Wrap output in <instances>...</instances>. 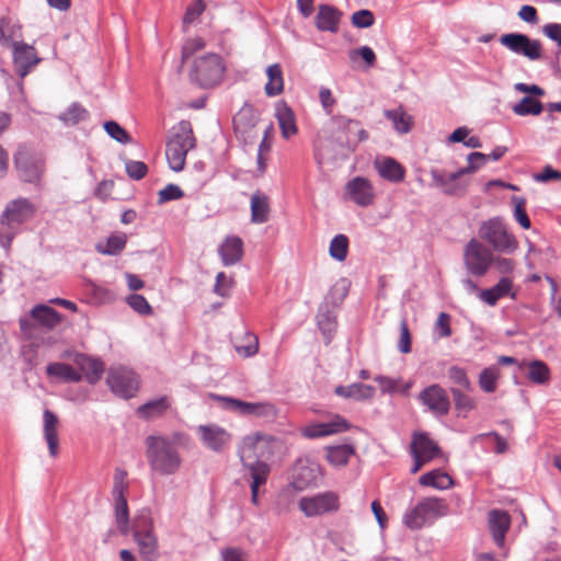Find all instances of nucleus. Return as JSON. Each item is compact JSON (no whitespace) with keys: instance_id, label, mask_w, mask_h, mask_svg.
<instances>
[{"instance_id":"f257e3e1","label":"nucleus","mask_w":561,"mask_h":561,"mask_svg":"<svg viewBox=\"0 0 561 561\" xmlns=\"http://www.w3.org/2000/svg\"><path fill=\"white\" fill-rule=\"evenodd\" d=\"M276 439L272 436L255 433L242 439L238 455L243 467L248 468L251 477V502L259 504L260 488L265 485L271 472L266 462L273 455V446Z\"/></svg>"},{"instance_id":"f03ea898","label":"nucleus","mask_w":561,"mask_h":561,"mask_svg":"<svg viewBox=\"0 0 561 561\" xmlns=\"http://www.w3.org/2000/svg\"><path fill=\"white\" fill-rule=\"evenodd\" d=\"M146 457L151 469L162 476L174 474L181 467L182 459L168 436L149 435L145 440Z\"/></svg>"},{"instance_id":"7ed1b4c3","label":"nucleus","mask_w":561,"mask_h":561,"mask_svg":"<svg viewBox=\"0 0 561 561\" xmlns=\"http://www.w3.org/2000/svg\"><path fill=\"white\" fill-rule=\"evenodd\" d=\"M35 213L34 205L24 197L9 202L0 216V245L10 249L21 225L28 221Z\"/></svg>"},{"instance_id":"20e7f679","label":"nucleus","mask_w":561,"mask_h":561,"mask_svg":"<svg viewBox=\"0 0 561 561\" xmlns=\"http://www.w3.org/2000/svg\"><path fill=\"white\" fill-rule=\"evenodd\" d=\"M196 139L188 121H181L172 130L167 141L165 157L171 170L184 169L187 152L194 149Z\"/></svg>"},{"instance_id":"39448f33","label":"nucleus","mask_w":561,"mask_h":561,"mask_svg":"<svg viewBox=\"0 0 561 561\" xmlns=\"http://www.w3.org/2000/svg\"><path fill=\"white\" fill-rule=\"evenodd\" d=\"M485 159V153L473 151L470 152L467 157L468 165L457 170L456 172L446 173L445 171L438 169H432L431 176L433 180V185L439 187L446 195H458L463 193L468 183L461 182L460 178L465 174L473 173L480 169L479 164H474V160L484 161Z\"/></svg>"},{"instance_id":"423d86ee","label":"nucleus","mask_w":561,"mask_h":561,"mask_svg":"<svg viewBox=\"0 0 561 561\" xmlns=\"http://www.w3.org/2000/svg\"><path fill=\"white\" fill-rule=\"evenodd\" d=\"M479 237L499 253L513 254L518 248L517 239L508 231L501 217L483 221L479 228Z\"/></svg>"},{"instance_id":"0eeeda50","label":"nucleus","mask_w":561,"mask_h":561,"mask_svg":"<svg viewBox=\"0 0 561 561\" xmlns=\"http://www.w3.org/2000/svg\"><path fill=\"white\" fill-rule=\"evenodd\" d=\"M226 67L217 54H207L195 58L190 71L193 83L203 89H209L220 83Z\"/></svg>"},{"instance_id":"6e6552de","label":"nucleus","mask_w":561,"mask_h":561,"mask_svg":"<svg viewBox=\"0 0 561 561\" xmlns=\"http://www.w3.org/2000/svg\"><path fill=\"white\" fill-rule=\"evenodd\" d=\"M448 506L444 500L438 497H425L421 500L413 508L407 511L403 515V524L411 530H417L435 519L447 514Z\"/></svg>"},{"instance_id":"1a4fd4ad","label":"nucleus","mask_w":561,"mask_h":561,"mask_svg":"<svg viewBox=\"0 0 561 561\" xmlns=\"http://www.w3.org/2000/svg\"><path fill=\"white\" fill-rule=\"evenodd\" d=\"M14 168L21 181L38 184L45 170L43 156L32 148L21 145L13 157Z\"/></svg>"},{"instance_id":"9d476101","label":"nucleus","mask_w":561,"mask_h":561,"mask_svg":"<svg viewBox=\"0 0 561 561\" xmlns=\"http://www.w3.org/2000/svg\"><path fill=\"white\" fill-rule=\"evenodd\" d=\"M494 261L492 251L480 241L472 238L463 249V263L473 276H484Z\"/></svg>"},{"instance_id":"9b49d317","label":"nucleus","mask_w":561,"mask_h":561,"mask_svg":"<svg viewBox=\"0 0 561 561\" xmlns=\"http://www.w3.org/2000/svg\"><path fill=\"white\" fill-rule=\"evenodd\" d=\"M106 385L115 396L130 399L139 389V378L127 367L112 366L107 370Z\"/></svg>"},{"instance_id":"f8f14e48","label":"nucleus","mask_w":561,"mask_h":561,"mask_svg":"<svg viewBox=\"0 0 561 561\" xmlns=\"http://www.w3.org/2000/svg\"><path fill=\"white\" fill-rule=\"evenodd\" d=\"M298 507L307 517L335 513L340 508V496L333 491L302 496L298 502Z\"/></svg>"},{"instance_id":"ddd939ff","label":"nucleus","mask_w":561,"mask_h":561,"mask_svg":"<svg viewBox=\"0 0 561 561\" xmlns=\"http://www.w3.org/2000/svg\"><path fill=\"white\" fill-rule=\"evenodd\" d=\"M322 478L321 466L312 459L299 458L291 472L290 485L297 491L316 486Z\"/></svg>"},{"instance_id":"4468645a","label":"nucleus","mask_w":561,"mask_h":561,"mask_svg":"<svg viewBox=\"0 0 561 561\" xmlns=\"http://www.w3.org/2000/svg\"><path fill=\"white\" fill-rule=\"evenodd\" d=\"M259 123V115L253 105H244L236 113L232 119L233 130L238 139L244 145L254 144L257 138L255 127Z\"/></svg>"},{"instance_id":"2eb2a0df","label":"nucleus","mask_w":561,"mask_h":561,"mask_svg":"<svg viewBox=\"0 0 561 561\" xmlns=\"http://www.w3.org/2000/svg\"><path fill=\"white\" fill-rule=\"evenodd\" d=\"M221 402L224 409L237 412L245 416L273 419L276 416V409L267 402H247L231 397L215 396Z\"/></svg>"},{"instance_id":"dca6fc26","label":"nucleus","mask_w":561,"mask_h":561,"mask_svg":"<svg viewBox=\"0 0 561 561\" xmlns=\"http://www.w3.org/2000/svg\"><path fill=\"white\" fill-rule=\"evenodd\" d=\"M500 43L511 51L523 55L530 60H537L541 57V43L538 39H531L526 34H503L500 37Z\"/></svg>"},{"instance_id":"f3484780","label":"nucleus","mask_w":561,"mask_h":561,"mask_svg":"<svg viewBox=\"0 0 561 561\" xmlns=\"http://www.w3.org/2000/svg\"><path fill=\"white\" fill-rule=\"evenodd\" d=\"M417 399L435 416H445L450 411L448 393L437 383L425 387Z\"/></svg>"},{"instance_id":"a211bd4d","label":"nucleus","mask_w":561,"mask_h":561,"mask_svg":"<svg viewBox=\"0 0 561 561\" xmlns=\"http://www.w3.org/2000/svg\"><path fill=\"white\" fill-rule=\"evenodd\" d=\"M333 138L341 148L348 151L356 150V141L352 136L355 129L360 126V122L343 115L332 117Z\"/></svg>"},{"instance_id":"6ab92c4d","label":"nucleus","mask_w":561,"mask_h":561,"mask_svg":"<svg viewBox=\"0 0 561 561\" xmlns=\"http://www.w3.org/2000/svg\"><path fill=\"white\" fill-rule=\"evenodd\" d=\"M11 46L15 72L20 78H24L41 59L36 56V50L32 45L23 42H12Z\"/></svg>"},{"instance_id":"aec40b11","label":"nucleus","mask_w":561,"mask_h":561,"mask_svg":"<svg viewBox=\"0 0 561 561\" xmlns=\"http://www.w3.org/2000/svg\"><path fill=\"white\" fill-rule=\"evenodd\" d=\"M350 427L351 424L346 419L335 414L329 422L312 423L305 426L301 433L305 437L313 439L346 432Z\"/></svg>"},{"instance_id":"412c9836","label":"nucleus","mask_w":561,"mask_h":561,"mask_svg":"<svg viewBox=\"0 0 561 561\" xmlns=\"http://www.w3.org/2000/svg\"><path fill=\"white\" fill-rule=\"evenodd\" d=\"M196 430L203 445L215 453H221L231 440V435L217 424L199 425Z\"/></svg>"},{"instance_id":"4be33fe9","label":"nucleus","mask_w":561,"mask_h":561,"mask_svg":"<svg viewBox=\"0 0 561 561\" xmlns=\"http://www.w3.org/2000/svg\"><path fill=\"white\" fill-rule=\"evenodd\" d=\"M345 193L350 199L360 207H367L374 203L375 193L370 181L363 176H356L348 181Z\"/></svg>"},{"instance_id":"5701e85b","label":"nucleus","mask_w":561,"mask_h":561,"mask_svg":"<svg viewBox=\"0 0 561 561\" xmlns=\"http://www.w3.org/2000/svg\"><path fill=\"white\" fill-rule=\"evenodd\" d=\"M71 359L78 367V371L82 374V379L84 378L90 385H95L101 380L105 371L104 363L101 359L83 353H73Z\"/></svg>"},{"instance_id":"b1692460","label":"nucleus","mask_w":561,"mask_h":561,"mask_svg":"<svg viewBox=\"0 0 561 561\" xmlns=\"http://www.w3.org/2000/svg\"><path fill=\"white\" fill-rule=\"evenodd\" d=\"M275 117L277 119L280 134L285 139H289L298 133L295 113L285 101L276 103Z\"/></svg>"},{"instance_id":"393cba45","label":"nucleus","mask_w":561,"mask_h":561,"mask_svg":"<svg viewBox=\"0 0 561 561\" xmlns=\"http://www.w3.org/2000/svg\"><path fill=\"white\" fill-rule=\"evenodd\" d=\"M510 526L511 518L506 512L501 510H492L489 513V528L496 546H504L505 536Z\"/></svg>"},{"instance_id":"a878e982","label":"nucleus","mask_w":561,"mask_h":561,"mask_svg":"<svg viewBox=\"0 0 561 561\" xmlns=\"http://www.w3.org/2000/svg\"><path fill=\"white\" fill-rule=\"evenodd\" d=\"M218 253L225 266L234 265L243 256V241L240 237L229 236L220 244Z\"/></svg>"},{"instance_id":"bb28decb","label":"nucleus","mask_w":561,"mask_h":561,"mask_svg":"<svg viewBox=\"0 0 561 561\" xmlns=\"http://www.w3.org/2000/svg\"><path fill=\"white\" fill-rule=\"evenodd\" d=\"M513 280L510 277H501L496 285L491 288L482 289L479 291V297L489 306H495L496 302L505 297L510 296L515 299L516 294L512 293Z\"/></svg>"},{"instance_id":"cd10ccee","label":"nucleus","mask_w":561,"mask_h":561,"mask_svg":"<svg viewBox=\"0 0 561 561\" xmlns=\"http://www.w3.org/2000/svg\"><path fill=\"white\" fill-rule=\"evenodd\" d=\"M342 12L335 7L321 4L316 15V26L319 31L335 33L337 32Z\"/></svg>"},{"instance_id":"c85d7f7f","label":"nucleus","mask_w":561,"mask_h":561,"mask_svg":"<svg viewBox=\"0 0 561 561\" xmlns=\"http://www.w3.org/2000/svg\"><path fill=\"white\" fill-rule=\"evenodd\" d=\"M374 164L378 174L383 180L392 183H399L404 180L405 170L396 159L385 157L381 160H376Z\"/></svg>"},{"instance_id":"c756f323","label":"nucleus","mask_w":561,"mask_h":561,"mask_svg":"<svg viewBox=\"0 0 561 561\" xmlns=\"http://www.w3.org/2000/svg\"><path fill=\"white\" fill-rule=\"evenodd\" d=\"M251 222L261 225L265 224L270 217V198L262 191H255L250 199Z\"/></svg>"},{"instance_id":"7c9ffc66","label":"nucleus","mask_w":561,"mask_h":561,"mask_svg":"<svg viewBox=\"0 0 561 561\" xmlns=\"http://www.w3.org/2000/svg\"><path fill=\"white\" fill-rule=\"evenodd\" d=\"M334 393L345 399H353L355 401L370 400L375 393V387L362 382H354L348 386H337Z\"/></svg>"},{"instance_id":"2f4dec72","label":"nucleus","mask_w":561,"mask_h":561,"mask_svg":"<svg viewBox=\"0 0 561 561\" xmlns=\"http://www.w3.org/2000/svg\"><path fill=\"white\" fill-rule=\"evenodd\" d=\"M172 404V399L169 396H161L159 398L147 401L137 409L139 417L150 420L162 416Z\"/></svg>"},{"instance_id":"473e14b6","label":"nucleus","mask_w":561,"mask_h":561,"mask_svg":"<svg viewBox=\"0 0 561 561\" xmlns=\"http://www.w3.org/2000/svg\"><path fill=\"white\" fill-rule=\"evenodd\" d=\"M43 421H44V437L48 446L49 455L51 457H56L58 454V432H57V425H58V417L57 415L51 412L50 410H45L43 413Z\"/></svg>"},{"instance_id":"72a5a7b5","label":"nucleus","mask_w":561,"mask_h":561,"mask_svg":"<svg viewBox=\"0 0 561 561\" xmlns=\"http://www.w3.org/2000/svg\"><path fill=\"white\" fill-rule=\"evenodd\" d=\"M46 374L48 377L62 382H80L82 380V374L66 363H49L46 366Z\"/></svg>"},{"instance_id":"f704fd0d","label":"nucleus","mask_w":561,"mask_h":561,"mask_svg":"<svg viewBox=\"0 0 561 561\" xmlns=\"http://www.w3.org/2000/svg\"><path fill=\"white\" fill-rule=\"evenodd\" d=\"M32 318L46 329H54L61 322V314L46 305H36L31 310Z\"/></svg>"},{"instance_id":"c9c22d12","label":"nucleus","mask_w":561,"mask_h":561,"mask_svg":"<svg viewBox=\"0 0 561 561\" xmlns=\"http://www.w3.org/2000/svg\"><path fill=\"white\" fill-rule=\"evenodd\" d=\"M411 448L412 451H416L419 455L430 460L434 459L439 453L437 443H435L427 433L414 434Z\"/></svg>"},{"instance_id":"e433bc0d","label":"nucleus","mask_w":561,"mask_h":561,"mask_svg":"<svg viewBox=\"0 0 561 561\" xmlns=\"http://www.w3.org/2000/svg\"><path fill=\"white\" fill-rule=\"evenodd\" d=\"M139 553L145 561H156L159 558L158 538L154 533L134 537Z\"/></svg>"},{"instance_id":"4c0bfd02","label":"nucleus","mask_w":561,"mask_h":561,"mask_svg":"<svg viewBox=\"0 0 561 561\" xmlns=\"http://www.w3.org/2000/svg\"><path fill=\"white\" fill-rule=\"evenodd\" d=\"M267 83L264 87L267 96H277L284 90L283 70L279 64L270 65L266 68Z\"/></svg>"},{"instance_id":"58836bf2","label":"nucleus","mask_w":561,"mask_h":561,"mask_svg":"<svg viewBox=\"0 0 561 561\" xmlns=\"http://www.w3.org/2000/svg\"><path fill=\"white\" fill-rule=\"evenodd\" d=\"M419 482L423 486H432L438 490H447L454 484L450 476L439 469H434L422 474Z\"/></svg>"},{"instance_id":"ea45409f","label":"nucleus","mask_w":561,"mask_h":561,"mask_svg":"<svg viewBox=\"0 0 561 561\" xmlns=\"http://www.w3.org/2000/svg\"><path fill=\"white\" fill-rule=\"evenodd\" d=\"M90 117L89 111L79 102L71 103L67 110L58 115V119L65 126H75L81 122L88 121Z\"/></svg>"},{"instance_id":"a19ab883","label":"nucleus","mask_w":561,"mask_h":561,"mask_svg":"<svg viewBox=\"0 0 561 561\" xmlns=\"http://www.w3.org/2000/svg\"><path fill=\"white\" fill-rule=\"evenodd\" d=\"M129 533L133 534V537L154 533L153 520L148 508H144L137 513L131 525H129Z\"/></svg>"},{"instance_id":"79ce46f5","label":"nucleus","mask_w":561,"mask_h":561,"mask_svg":"<svg viewBox=\"0 0 561 561\" xmlns=\"http://www.w3.org/2000/svg\"><path fill=\"white\" fill-rule=\"evenodd\" d=\"M527 378L535 385H547L551 379L549 366L539 359H534L528 364Z\"/></svg>"},{"instance_id":"37998d69","label":"nucleus","mask_w":561,"mask_h":561,"mask_svg":"<svg viewBox=\"0 0 561 561\" xmlns=\"http://www.w3.org/2000/svg\"><path fill=\"white\" fill-rule=\"evenodd\" d=\"M354 453L355 449L352 445L330 446L327 450V459L332 466L341 467L348 462Z\"/></svg>"},{"instance_id":"c03bdc74","label":"nucleus","mask_w":561,"mask_h":561,"mask_svg":"<svg viewBox=\"0 0 561 561\" xmlns=\"http://www.w3.org/2000/svg\"><path fill=\"white\" fill-rule=\"evenodd\" d=\"M542 110L543 104L538 99L530 95L524 96L518 103L512 106L513 113L518 116H537L541 114Z\"/></svg>"},{"instance_id":"a18cd8bd","label":"nucleus","mask_w":561,"mask_h":561,"mask_svg":"<svg viewBox=\"0 0 561 561\" xmlns=\"http://www.w3.org/2000/svg\"><path fill=\"white\" fill-rule=\"evenodd\" d=\"M114 501V515L118 531L123 536L129 534V510L127 499H116Z\"/></svg>"},{"instance_id":"49530a36","label":"nucleus","mask_w":561,"mask_h":561,"mask_svg":"<svg viewBox=\"0 0 561 561\" xmlns=\"http://www.w3.org/2000/svg\"><path fill=\"white\" fill-rule=\"evenodd\" d=\"M500 378V369L495 365H491L481 370L479 375V387L486 393H492L496 390L497 379Z\"/></svg>"},{"instance_id":"de8ad7c7","label":"nucleus","mask_w":561,"mask_h":561,"mask_svg":"<svg viewBox=\"0 0 561 561\" xmlns=\"http://www.w3.org/2000/svg\"><path fill=\"white\" fill-rule=\"evenodd\" d=\"M385 116L392 122L397 131L405 134L411 129L410 116L401 107L385 111Z\"/></svg>"},{"instance_id":"09e8293b","label":"nucleus","mask_w":561,"mask_h":561,"mask_svg":"<svg viewBox=\"0 0 561 561\" xmlns=\"http://www.w3.org/2000/svg\"><path fill=\"white\" fill-rule=\"evenodd\" d=\"M455 409L462 414H467L476 408V401L469 394H466L460 388H450Z\"/></svg>"},{"instance_id":"8fccbe9b","label":"nucleus","mask_w":561,"mask_h":561,"mask_svg":"<svg viewBox=\"0 0 561 561\" xmlns=\"http://www.w3.org/2000/svg\"><path fill=\"white\" fill-rule=\"evenodd\" d=\"M329 253L334 260L344 261L348 253V238L345 234H336L330 242Z\"/></svg>"},{"instance_id":"3c124183","label":"nucleus","mask_w":561,"mask_h":561,"mask_svg":"<svg viewBox=\"0 0 561 561\" xmlns=\"http://www.w3.org/2000/svg\"><path fill=\"white\" fill-rule=\"evenodd\" d=\"M127 238L125 234H112L107 238L106 245H98V251L107 255H118L125 248Z\"/></svg>"},{"instance_id":"603ef678","label":"nucleus","mask_w":561,"mask_h":561,"mask_svg":"<svg viewBox=\"0 0 561 561\" xmlns=\"http://www.w3.org/2000/svg\"><path fill=\"white\" fill-rule=\"evenodd\" d=\"M447 375H448L449 380L453 383L459 386L463 390H466V391L473 390V386H472L470 379L468 378V375H467V371L465 368L456 366V365L451 366V367H449Z\"/></svg>"},{"instance_id":"864d4df0","label":"nucleus","mask_w":561,"mask_h":561,"mask_svg":"<svg viewBox=\"0 0 561 561\" xmlns=\"http://www.w3.org/2000/svg\"><path fill=\"white\" fill-rule=\"evenodd\" d=\"M512 202L514 203V217L516 221L524 228L529 229L531 226L530 219L526 213V199L520 196H513Z\"/></svg>"},{"instance_id":"5fc2aeb1","label":"nucleus","mask_w":561,"mask_h":561,"mask_svg":"<svg viewBox=\"0 0 561 561\" xmlns=\"http://www.w3.org/2000/svg\"><path fill=\"white\" fill-rule=\"evenodd\" d=\"M128 306L141 316H148L152 313V308L148 300L139 294H130L126 299Z\"/></svg>"},{"instance_id":"6e6d98bb","label":"nucleus","mask_w":561,"mask_h":561,"mask_svg":"<svg viewBox=\"0 0 561 561\" xmlns=\"http://www.w3.org/2000/svg\"><path fill=\"white\" fill-rule=\"evenodd\" d=\"M104 129L111 138L121 144H128L131 140L129 134L115 121L105 122Z\"/></svg>"},{"instance_id":"4d7b16f0","label":"nucleus","mask_w":561,"mask_h":561,"mask_svg":"<svg viewBox=\"0 0 561 561\" xmlns=\"http://www.w3.org/2000/svg\"><path fill=\"white\" fill-rule=\"evenodd\" d=\"M184 196V192L176 184H168L165 187L158 193V204L162 205L171 201H178Z\"/></svg>"},{"instance_id":"13d9d810","label":"nucleus","mask_w":561,"mask_h":561,"mask_svg":"<svg viewBox=\"0 0 561 561\" xmlns=\"http://www.w3.org/2000/svg\"><path fill=\"white\" fill-rule=\"evenodd\" d=\"M351 21L355 27L367 28L375 23V16L370 10L362 9L352 14Z\"/></svg>"},{"instance_id":"bf43d9fd","label":"nucleus","mask_w":561,"mask_h":561,"mask_svg":"<svg viewBox=\"0 0 561 561\" xmlns=\"http://www.w3.org/2000/svg\"><path fill=\"white\" fill-rule=\"evenodd\" d=\"M125 170L130 179L139 181L146 176L148 167L142 161L127 160L125 162Z\"/></svg>"},{"instance_id":"052dcab7","label":"nucleus","mask_w":561,"mask_h":561,"mask_svg":"<svg viewBox=\"0 0 561 561\" xmlns=\"http://www.w3.org/2000/svg\"><path fill=\"white\" fill-rule=\"evenodd\" d=\"M398 348L403 354L411 352V334L407 319H402L400 321V340L398 343Z\"/></svg>"},{"instance_id":"680f3d73","label":"nucleus","mask_w":561,"mask_h":561,"mask_svg":"<svg viewBox=\"0 0 561 561\" xmlns=\"http://www.w3.org/2000/svg\"><path fill=\"white\" fill-rule=\"evenodd\" d=\"M358 56L366 62L367 67H373L376 62V54L369 46H362L350 51L351 60L354 61Z\"/></svg>"},{"instance_id":"e2e57ef3","label":"nucleus","mask_w":561,"mask_h":561,"mask_svg":"<svg viewBox=\"0 0 561 561\" xmlns=\"http://www.w3.org/2000/svg\"><path fill=\"white\" fill-rule=\"evenodd\" d=\"M205 10V3L203 0H195L191 3L185 11L183 16L184 24L193 23Z\"/></svg>"},{"instance_id":"0e129e2a","label":"nucleus","mask_w":561,"mask_h":561,"mask_svg":"<svg viewBox=\"0 0 561 561\" xmlns=\"http://www.w3.org/2000/svg\"><path fill=\"white\" fill-rule=\"evenodd\" d=\"M220 561H247V553L238 547H227L220 550Z\"/></svg>"},{"instance_id":"69168bd1","label":"nucleus","mask_w":561,"mask_h":561,"mask_svg":"<svg viewBox=\"0 0 561 561\" xmlns=\"http://www.w3.org/2000/svg\"><path fill=\"white\" fill-rule=\"evenodd\" d=\"M230 287L231 282L228 279L224 272H219L216 276V283L214 286V291L220 297H229L230 296Z\"/></svg>"},{"instance_id":"338daca9","label":"nucleus","mask_w":561,"mask_h":561,"mask_svg":"<svg viewBox=\"0 0 561 561\" xmlns=\"http://www.w3.org/2000/svg\"><path fill=\"white\" fill-rule=\"evenodd\" d=\"M435 328L438 332V337H448L451 335L450 316L446 312H440L437 317Z\"/></svg>"},{"instance_id":"774afa93","label":"nucleus","mask_w":561,"mask_h":561,"mask_svg":"<svg viewBox=\"0 0 561 561\" xmlns=\"http://www.w3.org/2000/svg\"><path fill=\"white\" fill-rule=\"evenodd\" d=\"M542 33L551 41L561 45V23H548L542 26Z\"/></svg>"}]
</instances>
